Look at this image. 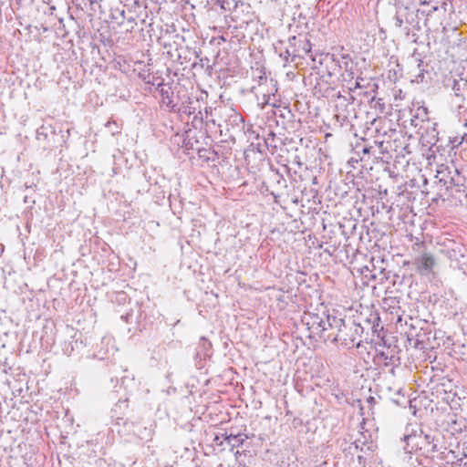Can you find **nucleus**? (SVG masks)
I'll return each instance as SVG.
<instances>
[{"label": "nucleus", "instance_id": "4be33fe9", "mask_svg": "<svg viewBox=\"0 0 467 467\" xmlns=\"http://www.w3.org/2000/svg\"><path fill=\"white\" fill-rule=\"evenodd\" d=\"M420 5H428L431 4V0H419Z\"/></svg>", "mask_w": 467, "mask_h": 467}, {"label": "nucleus", "instance_id": "20e7f679", "mask_svg": "<svg viewBox=\"0 0 467 467\" xmlns=\"http://www.w3.org/2000/svg\"><path fill=\"white\" fill-rule=\"evenodd\" d=\"M371 270L370 279L379 280V284H383L386 281H389L392 285H395V277L397 275L392 274L390 271H386L383 265L385 264L384 259H378L375 263V259H371Z\"/></svg>", "mask_w": 467, "mask_h": 467}, {"label": "nucleus", "instance_id": "5701e85b", "mask_svg": "<svg viewBox=\"0 0 467 467\" xmlns=\"http://www.w3.org/2000/svg\"><path fill=\"white\" fill-rule=\"evenodd\" d=\"M361 88L360 82L356 80L355 82V88Z\"/></svg>", "mask_w": 467, "mask_h": 467}, {"label": "nucleus", "instance_id": "cd10ccee", "mask_svg": "<svg viewBox=\"0 0 467 467\" xmlns=\"http://www.w3.org/2000/svg\"><path fill=\"white\" fill-rule=\"evenodd\" d=\"M296 40V36H292L289 38V41L292 42V41H295Z\"/></svg>", "mask_w": 467, "mask_h": 467}, {"label": "nucleus", "instance_id": "0eeeda50", "mask_svg": "<svg viewBox=\"0 0 467 467\" xmlns=\"http://www.w3.org/2000/svg\"><path fill=\"white\" fill-rule=\"evenodd\" d=\"M453 173V168H450L449 166L441 165L437 170L436 179L438 180V183L444 187L446 191H449V182L451 179Z\"/></svg>", "mask_w": 467, "mask_h": 467}, {"label": "nucleus", "instance_id": "6e6552de", "mask_svg": "<svg viewBox=\"0 0 467 467\" xmlns=\"http://www.w3.org/2000/svg\"><path fill=\"white\" fill-rule=\"evenodd\" d=\"M222 437L227 443L231 446V451L234 450V448H238L244 444V442L249 438L247 434L243 433H223L222 434Z\"/></svg>", "mask_w": 467, "mask_h": 467}, {"label": "nucleus", "instance_id": "aec40b11", "mask_svg": "<svg viewBox=\"0 0 467 467\" xmlns=\"http://www.w3.org/2000/svg\"><path fill=\"white\" fill-rule=\"evenodd\" d=\"M303 48L306 50V52H309L311 50V44L309 43L308 40L306 41V44Z\"/></svg>", "mask_w": 467, "mask_h": 467}, {"label": "nucleus", "instance_id": "f03ea898", "mask_svg": "<svg viewBox=\"0 0 467 467\" xmlns=\"http://www.w3.org/2000/svg\"><path fill=\"white\" fill-rule=\"evenodd\" d=\"M403 441L406 442L404 450L408 452L422 451V454L438 452V439L435 436L424 434L421 430L405 434Z\"/></svg>", "mask_w": 467, "mask_h": 467}, {"label": "nucleus", "instance_id": "a878e982", "mask_svg": "<svg viewBox=\"0 0 467 467\" xmlns=\"http://www.w3.org/2000/svg\"><path fill=\"white\" fill-rule=\"evenodd\" d=\"M461 137H463V140H467V134L464 133L463 135H462Z\"/></svg>", "mask_w": 467, "mask_h": 467}, {"label": "nucleus", "instance_id": "2eb2a0df", "mask_svg": "<svg viewBox=\"0 0 467 467\" xmlns=\"http://www.w3.org/2000/svg\"><path fill=\"white\" fill-rule=\"evenodd\" d=\"M394 21H395V26H396L397 27H401V26H402V25H403V19L400 17V15H398V14H397V15L394 16Z\"/></svg>", "mask_w": 467, "mask_h": 467}, {"label": "nucleus", "instance_id": "412c9836", "mask_svg": "<svg viewBox=\"0 0 467 467\" xmlns=\"http://www.w3.org/2000/svg\"><path fill=\"white\" fill-rule=\"evenodd\" d=\"M370 150H371V147H366V146H365V147H363V149H362V152H363L364 154H368V153L370 152Z\"/></svg>", "mask_w": 467, "mask_h": 467}, {"label": "nucleus", "instance_id": "bb28decb", "mask_svg": "<svg viewBox=\"0 0 467 467\" xmlns=\"http://www.w3.org/2000/svg\"><path fill=\"white\" fill-rule=\"evenodd\" d=\"M373 400H374V398H373V397H369V398L368 399V402H371V401H373Z\"/></svg>", "mask_w": 467, "mask_h": 467}, {"label": "nucleus", "instance_id": "1a4fd4ad", "mask_svg": "<svg viewBox=\"0 0 467 467\" xmlns=\"http://www.w3.org/2000/svg\"><path fill=\"white\" fill-rule=\"evenodd\" d=\"M55 137V130L51 125H42L40 128L36 130V138L38 141L42 142H49L50 138Z\"/></svg>", "mask_w": 467, "mask_h": 467}, {"label": "nucleus", "instance_id": "a211bd4d", "mask_svg": "<svg viewBox=\"0 0 467 467\" xmlns=\"http://www.w3.org/2000/svg\"><path fill=\"white\" fill-rule=\"evenodd\" d=\"M116 424L120 426V425H126L127 424V420L123 418H117L116 420Z\"/></svg>", "mask_w": 467, "mask_h": 467}, {"label": "nucleus", "instance_id": "6ab92c4d", "mask_svg": "<svg viewBox=\"0 0 467 467\" xmlns=\"http://www.w3.org/2000/svg\"><path fill=\"white\" fill-rule=\"evenodd\" d=\"M410 327H411L410 331L408 332V338L410 339V337H412L414 336L419 337L418 334H413L414 327L412 325H410Z\"/></svg>", "mask_w": 467, "mask_h": 467}, {"label": "nucleus", "instance_id": "c756f323", "mask_svg": "<svg viewBox=\"0 0 467 467\" xmlns=\"http://www.w3.org/2000/svg\"><path fill=\"white\" fill-rule=\"evenodd\" d=\"M125 11H121L120 15L124 16Z\"/></svg>", "mask_w": 467, "mask_h": 467}, {"label": "nucleus", "instance_id": "f8f14e48", "mask_svg": "<svg viewBox=\"0 0 467 467\" xmlns=\"http://www.w3.org/2000/svg\"><path fill=\"white\" fill-rule=\"evenodd\" d=\"M417 68H418V74L415 75V79H413L412 81H415L417 83H420L423 81V78H424V69L422 68V60L420 59H417Z\"/></svg>", "mask_w": 467, "mask_h": 467}, {"label": "nucleus", "instance_id": "4468645a", "mask_svg": "<svg viewBox=\"0 0 467 467\" xmlns=\"http://www.w3.org/2000/svg\"><path fill=\"white\" fill-rule=\"evenodd\" d=\"M462 84L466 86V82H463L462 79H461V80H454V83H453V86H452V90L454 91L455 96H460L461 85Z\"/></svg>", "mask_w": 467, "mask_h": 467}, {"label": "nucleus", "instance_id": "c85d7f7f", "mask_svg": "<svg viewBox=\"0 0 467 467\" xmlns=\"http://www.w3.org/2000/svg\"><path fill=\"white\" fill-rule=\"evenodd\" d=\"M219 440V436L216 435L215 438H214V441H217Z\"/></svg>", "mask_w": 467, "mask_h": 467}, {"label": "nucleus", "instance_id": "423d86ee", "mask_svg": "<svg viewBox=\"0 0 467 467\" xmlns=\"http://www.w3.org/2000/svg\"><path fill=\"white\" fill-rule=\"evenodd\" d=\"M414 265L417 272L421 275H430L435 265V259L432 254L423 253L414 260Z\"/></svg>", "mask_w": 467, "mask_h": 467}, {"label": "nucleus", "instance_id": "dca6fc26", "mask_svg": "<svg viewBox=\"0 0 467 467\" xmlns=\"http://www.w3.org/2000/svg\"><path fill=\"white\" fill-rule=\"evenodd\" d=\"M370 270L371 268L368 265L362 267L361 269V274L364 275L366 277L369 276L370 277Z\"/></svg>", "mask_w": 467, "mask_h": 467}, {"label": "nucleus", "instance_id": "ddd939ff", "mask_svg": "<svg viewBox=\"0 0 467 467\" xmlns=\"http://www.w3.org/2000/svg\"><path fill=\"white\" fill-rule=\"evenodd\" d=\"M463 142V137L455 136L450 139V143L451 144V149H455L462 145Z\"/></svg>", "mask_w": 467, "mask_h": 467}, {"label": "nucleus", "instance_id": "b1692460", "mask_svg": "<svg viewBox=\"0 0 467 467\" xmlns=\"http://www.w3.org/2000/svg\"><path fill=\"white\" fill-rule=\"evenodd\" d=\"M437 10H438V6H437V5L432 6V8H431V11H432V12H435V11H437Z\"/></svg>", "mask_w": 467, "mask_h": 467}, {"label": "nucleus", "instance_id": "f3484780", "mask_svg": "<svg viewBox=\"0 0 467 467\" xmlns=\"http://www.w3.org/2000/svg\"><path fill=\"white\" fill-rule=\"evenodd\" d=\"M152 85H156V90H158L159 92H160L161 87H166L163 83V80H161L158 83L152 82Z\"/></svg>", "mask_w": 467, "mask_h": 467}, {"label": "nucleus", "instance_id": "9d476101", "mask_svg": "<svg viewBox=\"0 0 467 467\" xmlns=\"http://www.w3.org/2000/svg\"><path fill=\"white\" fill-rule=\"evenodd\" d=\"M172 90L171 87H161L160 90V95L161 97V104L170 109H174V103L172 100Z\"/></svg>", "mask_w": 467, "mask_h": 467}, {"label": "nucleus", "instance_id": "7ed1b4c3", "mask_svg": "<svg viewBox=\"0 0 467 467\" xmlns=\"http://www.w3.org/2000/svg\"><path fill=\"white\" fill-rule=\"evenodd\" d=\"M337 317L336 316L327 315L325 312H323L322 315L315 313L308 314L305 317L306 326L309 331L308 337L315 340H322L324 342L331 339L329 324L331 322L329 319Z\"/></svg>", "mask_w": 467, "mask_h": 467}, {"label": "nucleus", "instance_id": "39448f33", "mask_svg": "<svg viewBox=\"0 0 467 467\" xmlns=\"http://www.w3.org/2000/svg\"><path fill=\"white\" fill-rule=\"evenodd\" d=\"M225 128L228 132L235 133L244 129V119L243 116L234 109H228L225 115Z\"/></svg>", "mask_w": 467, "mask_h": 467}, {"label": "nucleus", "instance_id": "f257e3e1", "mask_svg": "<svg viewBox=\"0 0 467 467\" xmlns=\"http://www.w3.org/2000/svg\"><path fill=\"white\" fill-rule=\"evenodd\" d=\"M330 337L328 341L339 343L345 348H352L355 346L359 347L364 328L354 321H346L341 317L329 319Z\"/></svg>", "mask_w": 467, "mask_h": 467}, {"label": "nucleus", "instance_id": "393cba45", "mask_svg": "<svg viewBox=\"0 0 467 467\" xmlns=\"http://www.w3.org/2000/svg\"><path fill=\"white\" fill-rule=\"evenodd\" d=\"M285 58H286L288 56H290V53H289V51H288V50H285Z\"/></svg>", "mask_w": 467, "mask_h": 467}, {"label": "nucleus", "instance_id": "9b49d317", "mask_svg": "<svg viewBox=\"0 0 467 467\" xmlns=\"http://www.w3.org/2000/svg\"><path fill=\"white\" fill-rule=\"evenodd\" d=\"M464 176H462L457 169L453 168L452 177L449 182V191L456 188L457 192H461V187L464 186Z\"/></svg>", "mask_w": 467, "mask_h": 467}]
</instances>
